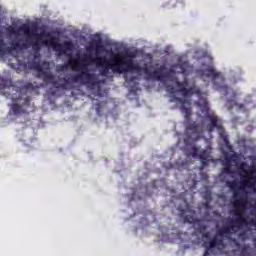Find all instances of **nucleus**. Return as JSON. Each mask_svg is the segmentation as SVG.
Returning a JSON list of instances; mask_svg holds the SVG:
<instances>
[{"label": "nucleus", "mask_w": 256, "mask_h": 256, "mask_svg": "<svg viewBox=\"0 0 256 256\" xmlns=\"http://www.w3.org/2000/svg\"><path fill=\"white\" fill-rule=\"evenodd\" d=\"M73 71H78L79 74L72 76V81H81L85 85H95V74L89 73V65L95 63L96 67H100V75L107 77L109 70L112 69L114 73H117V66L115 61L109 62L105 57L93 58L91 54H84L82 58L73 60Z\"/></svg>", "instance_id": "nucleus-1"}, {"label": "nucleus", "mask_w": 256, "mask_h": 256, "mask_svg": "<svg viewBox=\"0 0 256 256\" xmlns=\"http://www.w3.org/2000/svg\"><path fill=\"white\" fill-rule=\"evenodd\" d=\"M201 101L202 102H200V111L204 114V119L208 123L206 126L208 133H213V131H215L216 129L224 145L226 147H231V143L229 142V136H227L225 128L223 127V122L221 121L219 116L215 114V112H211L208 101Z\"/></svg>", "instance_id": "nucleus-2"}, {"label": "nucleus", "mask_w": 256, "mask_h": 256, "mask_svg": "<svg viewBox=\"0 0 256 256\" xmlns=\"http://www.w3.org/2000/svg\"><path fill=\"white\" fill-rule=\"evenodd\" d=\"M172 101L181 103L180 111L185 117L184 125L186 135L189 139L194 135L195 137H199V135L203 133V128H201V125L197 124V122L191 120V116L193 115V112L191 111V101L179 97H173Z\"/></svg>", "instance_id": "nucleus-3"}, {"label": "nucleus", "mask_w": 256, "mask_h": 256, "mask_svg": "<svg viewBox=\"0 0 256 256\" xmlns=\"http://www.w3.org/2000/svg\"><path fill=\"white\" fill-rule=\"evenodd\" d=\"M133 59H135V53L127 51L122 57L119 54H113L111 61H114L117 73H131L133 71L137 73L141 69V66L135 64Z\"/></svg>", "instance_id": "nucleus-4"}, {"label": "nucleus", "mask_w": 256, "mask_h": 256, "mask_svg": "<svg viewBox=\"0 0 256 256\" xmlns=\"http://www.w3.org/2000/svg\"><path fill=\"white\" fill-rule=\"evenodd\" d=\"M196 75L200 79H211L212 83L216 87H220L224 91V95H228L229 93V86L223 85L225 83V78L223 77V74L221 72H218L215 67L209 66L206 69H197Z\"/></svg>", "instance_id": "nucleus-5"}, {"label": "nucleus", "mask_w": 256, "mask_h": 256, "mask_svg": "<svg viewBox=\"0 0 256 256\" xmlns=\"http://www.w3.org/2000/svg\"><path fill=\"white\" fill-rule=\"evenodd\" d=\"M231 233H237L235 225L228 224L219 228V225H216V233L210 240V247H225V238H228L227 235Z\"/></svg>", "instance_id": "nucleus-6"}, {"label": "nucleus", "mask_w": 256, "mask_h": 256, "mask_svg": "<svg viewBox=\"0 0 256 256\" xmlns=\"http://www.w3.org/2000/svg\"><path fill=\"white\" fill-rule=\"evenodd\" d=\"M0 95H4L7 99L12 101L21 100V88L13 86L11 80L2 79L0 82Z\"/></svg>", "instance_id": "nucleus-7"}, {"label": "nucleus", "mask_w": 256, "mask_h": 256, "mask_svg": "<svg viewBox=\"0 0 256 256\" xmlns=\"http://www.w3.org/2000/svg\"><path fill=\"white\" fill-rule=\"evenodd\" d=\"M166 70L167 68L165 67V65H161L158 69L151 72L147 64H144V67L140 66V69L136 70V73L138 75H141V73H145L147 80L153 79L154 81H163V79H167V74H165L164 72Z\"/></svg>", "instance_id": "nucleus-8"}, {"label": "nucleus", "mask_w": 256, "mask_h": 256, "mask_svg": "<svg viewBox=\"0 0 256 256\" xmlns=\"http://www.w3.org/2000/svg\"><path fill=\"white\" fill-rule=\"evenodd\" d=\"M11 111L13 115H25L35 111V105L31 104V97H26L22 104H12Z\"/></svg>", "instance_id": "nucleus-9"}, {"label": "nucleus", "mask_w": 256, "mask_h": 256, "mask_svg": "<svg viewBox=\"0 0 256 256\" xmlns=\"http://www.w3.org/2000/svg\"><path fill=\"white\" fill-rule=\"evenodd\" d=\"M190 155L194 158L198 157L201 161L202 167H207L210 161H213V158L211 157V147H208L199 153V147L193 146L191 148Z\"/></svg>", "instance_id": "nucleus-10"}, {"label": "nucleus", "mask_w": 256, "mask_h": 256, "mask_svg": "<svg viewBox=\"0 0 256 256\" xmlns=\"http://www.w3.org/2000/svg\"><path fill=\"white\" fill-rule=\"evenodd\" d=\"M45 45H50L53 47L54 51L58 53V55H65L67 51H73V42L65 41L63 44L55 41V38H51L49 41L44 42Z\"/></svg>", "instance_id": "nucleus-11"}, {"label": "nucleus", "mask_w": 256, "mask_h": 256, "mask_svg": "<svg viewBox=\"0 0 256 256\" xmlns=\"http://www.w3.org/2000/svg\"><path fill=\"white\" fill-rule=\"evenodd\" d=\"M247 205H249V201L247 197L240 196V198H236L233 201L234 215L235 217H243V213H245V209H247Z\"/></svg>", "instance_id": "nucleus-12"}, {"label": "nucleus", "mask_w": 256, "mask_h": 256, "mask_svg": "<svg viewBox=\"0 0 256 256\" xmlns=\"http://www.w3.org/2000/svg\"><path fill=\"white\" fill-rule=\"evenodd\" d=\"M184 91L183 97H191V95H197L198 101L196 102V105L201 109V103L202 101H207V98L203 97V92L199 87L193 85L190 88L183 89Z\"/></svg>", "instance_id": "nucleus-13"}, {"label": "nucleus", "mask_w": 256, "mask_h": 256, "mask_svg": "<svg viewBox=\"0 0 256 256\" xmlns=\"http://www.w3.org/2000/svg\"><path fill=\"white\" fill-rule=\"evenodd\" d=\"M18 31H23L24 35L36 37V41L32 44V49L34 51H39L41 49V35L35 34V31L31 30L29 25L23 24L19 27Z\"/></svg>", "instance_id": "nucleus-14"}, {"label": "nucleus", "mask_w": 256, "mask_h": 256, "mask_svg": "<svg viewBox=\"0 0 256 256\" xmlns=\"http://www.w3.org/2000/svg\"><path fill=\"white\" fill-rule=\"evenodd\" d=\"M50 83H52L55 89H62L63 91H67V89H71V83H76V82L73 81V76H72L68 78H65V77L58 78V80L53 79V81H51Z\"/></svg>", "instance_id": "nucleus-15"}, {"label": "nucleus", "mask_w": 256, "mask_h": 256, "mask_svg": "<svg viewBox=\"0 0 256 256\" xmlns=\"http://www.w3.org/2000/svg\"><path fill=\"white\" fill-rule=\"evenodd\" d=\"M27 48V44H22L21 42H12L11 48H5V40L0 39V57H3L6 53H11V50L17 51V49H25Z\"/></svg>", "instance_id": "nucleus-16"}, {"label": "nucleus", "mask_w": 256, "mask_h": 256, "mask_svg": "<svg viewBox=\"0 0 256 256\" xmlns=\"http://www.w3.org/2000/svg\"><path fill=\"white\" fill-rule=\"evenodd\" d=\"M229 225H234L235 230L239 231V229H243V227H247L251 224H249V221H247V218L244 216L236 217L234 220H230Z\"/></svg>", "instance_id": "nucleus-17"}, {"label": "nucleus", "mask_w": 256, "mask_h": 256, "mask_svg": "<svg viewBox=\"0 0 256 256\" xmlns=\"http://www.w3.org/2000/svg\"><path fill=\"white\" fill-rule=\"evenodd\" d=\"M226 185L233 191V199H239V195H241V192L239 191L244 190V189H241V182H240V186L235 180L228 181Z\"/></svg>", "instance_id": "nucleus-18"}, {"label": "nucleus", "mask_w": 256, "mask_h": 256, "mask_svg": "<svg viewBox=\"0 0 256 256\" xmlns=\"http://www.w3.org/2000/svg\"><path fill=\"white\" fill-rule=\"evenodd\" d=\"M175 85L177 87V93H181V95L183 96L185 94V91H183V89H187V87H189V79L185 78L182 82L176 80Z\"/></svg>", "instance_id": "nucleus-19"}, {"label": "nucleus", "mask_w": 256, "mask_h": 256, "mask_svg": "<svg viewBox=\"0 0 256 256\" xmlns=\"http://www.w3.org/2000/svg\"><path fill=\"white\" fill-rule=\"evenodd\" d=\"M38 77L39 79H42L44 83H51V81L55 79V75H53L49 69L44 70V72H42Z\"/></svg>", "instance_id": "nucleus-20"}, {"label": "nucleus", "mask_w": 256, "mask_h": 256, "mask_svg": "<svg viewBox=\"0 0 256 256\" xmlns=\"http://www.w3.org/2000/svg\"><path fill=\"white\" fill-rule=\"evenodd\" d=\"M233 155L226 158V164L225 167L223 168V173H226L227 175H231L233 173V170H231V163H235V160H233Z\"/></svg>", "instance_id": "nucleus-21"}, {"label": "nucleus", "mask_w": 256, "mask_h": 256, "mask_svg": "<svg viewBox=\"0 0 256 256\" xmlns=\"http://www.w3.org/2000/svg\"><path fill=\"white\" fill-rule=\"evenodd\" d=\"M166 91L170 93V103H176V105H180L181 107V102L173 101V97H177L175 93H177V90H175V87L172 85L166 86Z\"/></svg>", "instance_id": "nucleus-22"}, {"label": "nucleus", "mask_w": 256, "mask_h": 256, "mask_svg": "<svg viewBox=\"0 0 256 256\" xmlns=\"http://www.w3.org/2000/svg\"><path fill=\"white\" fill-rule=\"evenodd\" d=\"M203 247L206 249L203 256H209L213 252V249L219 246H211V241H204Z\"/></svg>", "instance_id": "nucleus-23"}, {"label": "nucleus", "mask_w": 256, "mask_h": 256, "mask_svg": "<svg viewBox=\"0 0 256 256\" xmlns=\"http://www.w3.org/2000/svg\"><path fill=\"white\" fill-rule=\"evenodd\" d=\"M93 48H95L97 53H99V51H101L103 49V45H101V40L94 41L91 44L90 48H87V51H90V49H93Z\"/></svg>", "instance_id": "nucleus-24"}, {"label": "nucleus", "mask_w": 256, "mask_h": 256, "mask_svg": "<svg viewBox=\"0 0 256 256\" xmlns=\"http://www.w3.org/2000/svg\"><path fill=\"white\" fill-rule=\"evenodd\" d=\"M195 225H197L199 233L202 234V233H205V231H207V225H205V223H203V221L198 219V220H196Z\"/></svg>", "instance_id": "nucleus-25"}, {"label": "nucleus", "mask_w": 256, "mask_h": 256, "mask_svg": "<svg viewBox=\"0 0 256 256\" xmlns=\"http://www.w3.org/2000/svg\"><path fill=\"white\" fill-rule=\"evenodd\" d=\"M184 219V223H189L190 225H192V223H197V218L193 217L192 215H185L182 216Z\"/></svg>", "instance_id": "nucleus-26"}, {"label": "nucleus", "mask_w": 256, "mask_h": 256, "mask_svg": "<svg viewBox=\"0 0 256 256\" xmlns=\"http://www.w3.org/2000/svg\"><path fill=\"white\" fill-rule=\"evenodd\" d=\"M226 107L228 111H232L234 107H237V101L235 99H229L226 102Z\"/></svg>", "instance_id": "nucleus-27"}, {"label": "nucleus", "mask_w": 256, "mask_h": 256, "mask_svg": "<svg viewBox=\"0 0 256 256\" xmlns=\"http://www.w3.org/2000/svg\"><path fill=\"white\" fill-rule=\"evenodd\" d=\"M33 69H35V71H37L38 77L45 71V69H43V66H41V64H39V62H35L33 64Z\"/></svg>", "instance_id": "nucleus-28"}, {"label": "nucleus", "mask_w": 256, "mask_h": 256, "mask_svg": "<svg viewBox=\"0 0 256 256\" xmlns=\"http://www.w3.org/2000/svg\"><path fill=\"white\" fill-rule=\"evenodd\" d=\"M240 256H249V246L242 247Z\"/></svg>", "instance_id": "nucleus-29"}, {"label": "nucleus", "mask_w": 256, "mask_h": 256, "mask_svg": "<svg viewBox=\"0 0 256 256\" xmlns=\"http://www.w3.org/2000/svg\"><path fill=\"white\" fill-rule=\"evenodd\" d=\"M202 239H206V241H211V232H203L202 234Z\"/></svg>", "instance_id": "nucleus-30"}, {"label": "nucleus", "mask_w": 256, "mask_h": 256, "mask_svg": "<svg viewBox=\"0 0 256 256\" xmlns=\"http://www.w3.org/2000/svg\"><path fill=\"white\" fill-rule=\"evenodd\" d=\"M101 111H103V106L101 105V103H97L96 104V113H97V115H101Z\"/></svg>", "instance_id": "nucleus-31"}, {"label": "nucleus", "mask_w": 256, "mask_h": 256, "mask_svg": "<svg viewBox=\"0 0 256 256\" xmlns=\"http://www.w3.org/2000/svg\"><path fill=\"white\" fill-rule=\"evenodd\" d=\"M236 107H238V111H245V104H237Z\"/></svg>", "instance_id": "nucleus-32"}, {"label": "nucleus", "mask_w": 256, "mask_h": 256, "mask_svg": "<svg viewBox=\"0 0 256 256\" xmlns=\"http://www.w3.org/2000/svg\"><path fill=\"white\" fill-rule=\"evenodd\" d=\"M8 31H9V33H12L13 35H15V33H17L15 31V28H13V27L8 28Z\"/></svg>", "instance_id": "nucleus-33"}, {"label": "nucleus", "mask_w": 256, "mask_h": 256, "mask_svg": "<svg viewBox=\"0 0 256 256\" xmlns=\"http://www.w3.org/2000/svg\"><path fill=\"white\" fill-rule=\"evenodd\" d=\"M233 97H234V98L237 97V94H236L235 92L233 93Z\"/></svg>", "instance_id": "nucleus-34"}, {"label": "nucleus", "mask_w": 256, "mask_h": 256, "mask_svg": "<svg viewBox=\"0 0 256 256\" xmlns=\"http://www.w3.org/2000/svg\"><path fill=\"white\" fill-rule=\"evenodd\" d=\"M254 245H255V247H256V240H254Z\"/></svg>", "instance_id": "nucleus-35"}, {"label": "nucleus", "mask_w": 256, "mask_h": 256, "mask_svg": "<svg viewBox=\"0 0 256 256\" xmlns=\"http://www.w3.org/2000/svg\"><path fill=\"white\" fill-rule=\"evenodd\" d=\"M208 199H211V196H208Z\"/></svg>", "instance_id": "nucleus-36"}]
</instances>
